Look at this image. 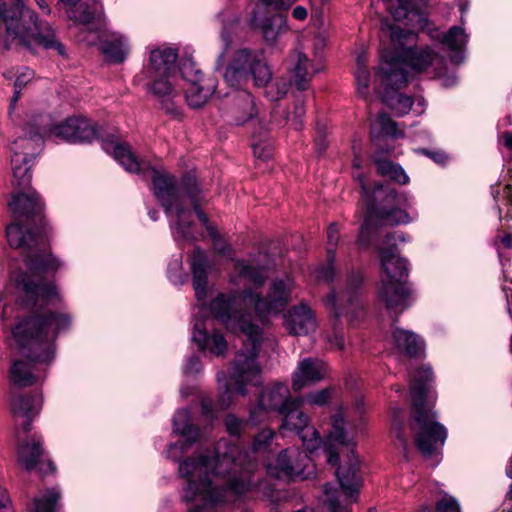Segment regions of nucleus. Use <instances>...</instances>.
<instances>
[{"mask_svg":"<svg viewBox=\"0 0 512 512\" xmlns=\"http://www.w3.org/2000/svg\"><path fill=\"white\" fill-rule=\"evenodd\" d=\"M361 283V274L359 272L353 273L348 279L345 294L341 296V298H338L335 292L330 293L325 298V306L336 318L342 315V301L344 298L348 306L347 317L351 324H354L355 321L364 317L365 311L356 293Z\"/></svg>","mask_w":512,"mask_h":512,"instance_id":"obj_17","label":"nucleus"},{"mask_svg":"<svg viewBox=\"0 0 512 512\" xmlns=\"http://www.w3.org/2000/svg\"><path fill=\"white\" fill-rule=\"evenodd\" d=\"M61 324V315L49 310L16 325L12 335L25 357L47 362L54 355L53 340Z\"/></svg>","mask_w":512,"mask_h":512,"instance_id":"obj_11","label":"nucleus"},{"mask_svg":"<svg viewBox=\"0 0 512 512\" xmlns=\"http://www.w3.org/2000/svg\"><path fill=\"white\" fill-rule=\"evenodd\" d=\"M355 445L354 430L346 429L343 413L341 411L337 412L332 416L331 430L328 433L327 445L325 446L327 461L331 465H336L339 461V454L334 450V446L349 448L352 459L347 467H338L336 470V477L343 493V499H340L339 491L335 487L329 484L324 486L326 496L324 504L329 512H350L351 505L358 499L361 477L357 473L358 461L354 455Z\"/></svg>","mask_w":512,"mask_h":512,"instance_id":"obj_6","label":"nucleus"},{"mask_svg":"<svg viewBox=\"0 0 512 512\" xmlns=\"http://www.w3.org/2000/svg\"><path fill=\"white\" fill-rule=\"evenodd\" d=\"M253 153L256 158L266 161L271 158L272 149L268 145L255 143L253 144Z\"/></svg>","mask_w":512,"mask_h":512,"instance_id":"obj_55","label":"nucleus"},{"mask_svg":"<svg viewBox=\"0 0 512 512\" xmlns=\"http://www.w3.org/2000/svg\"><path fill=\"white\" fill-rule=\"evenodd\" d=\"M43 454L41 436L35 434L19 442L18 460L25 469L36 468L40 464Z\"/></svg>","mask_w":512,"mask_h":512,"instance_id":"obj_33","label":"nucleus"},{"mask_svg":"<svg viewBox=\"0 0 512 512\" xmlns=\"http://www.w3.org/2000/svg\"><path fill=\"white\" fill-rule=\"evenodd\" d=\"M293 399L290 397V390L286 384L276 383L261 393L258 408L264 411H276L280 414Z\"/></svg>","mask_w":512,"mask_h":512,"instance_id":"obj_30","label":"nucleus"},{"mask_svg":"<svg viewBox=\"0 0 512 512\" xmlns=\"http://www.w3.org/2000/svg\"><path fill=\"white\" fill-rule=\"evenodd\" d=\"M274 436V433L270 429H264L260 431L254 438L253 441V452H258L268 446V444L271 442L272 438Z\"/></svg>","mask_w":512,"mask_h":512,"instance_id":"obj_50","label":"nucleus"},{"mask_svg":"<svg viewBox=\"0 0 512 512\" xmlns=\"http://www.w3.org/2000/svg\"><path fill=\"white\" fill-rule=\"evenodd\" d=\"M260 87H262V85ZM263 87H265L266 97L270 101H277L287 94L290 87V82L283 77H277L273 80H268L267 83L263 85Z\"/></svg>","mask_w":512,"mask_h":512,"instance_id":"obj_44","label":"nucleus"},{"mask_svg":"<svg viewBox=\"0 0 512 512\" xmlns=\"http://www.w3.org/2000/svg\"><path fill=\"white\" fill-rule=\"evenodd\" d=\"M355 81H356L357 92L361 96L367 97L369 83H370V73L367 70V68H356Z\"/></svg>","mask_w":512,"mask_h":512,"instance_id":"obj_48","label":"nucleus"},{"mask_svg":"<svg viewBox=\"0 0 512 512\" xmlns=\"http://www.w3.org/2000/svg\"><path fill=\"white\" fill-rule=\"evenodd\" d=\"M294 289V280L286 276L271 283L266 298L260 297L251 289H244L229 294L219 293L210 302L211 316L232 332H242L246 336V341L244 349L236 354L233 361L230 383L224 372L217 374V383L221 390L217 404L208 398H203L201 401L202 412L208 419H215L217 410H225L230 406L233 399L232 386H235L240 395H245L246 384L258 383L260 368L256 358L262 333L259 326L252 322L251 316L244 313V309L253 306L259 320L264 321L269 316L277 315L284 310Z\"/></svg>","mask_w":512,"mask_h":512,"instance_id":"obj_1","label":"nucleus"},{"mask_svg":"<svg viewBox=\"0 0 512 512\" xmlns=\"http://www.w3.org/2000/svg\"><path fill=\"white\" fill-rule=\"evenodd\" d=\"M360 167L361 160L355 157L353 177L361 187L365 209L358 241L366 246L370 243L372 233L378 226L408 224L412 221V217L403 210L411 206V197L406 193H397L393 189H384L382 185H376L370 193Z\"/></svg>","mask_w":512,"mask_h":512,"instance_id":"obj_7","label":"nucleus"},{"mask_svg":"<svg viewBox=\"0 0 512 512\" xmlns=\"http://www.w3.org/2000/svg\"><path fill=\"white\" fill-rule=\"evenodd\" d=\"M331 348L335 349H343L344 348V338L341 334L335 333L332 339H328Z\"/></svg>","mask_w":512,"mask_h":512,"instance_id":"obj_57","label":"nucleus"},{"mask_svg":"<svg viewBox=\"0 0 512 512\" xmlns=\"http://www.w3.org/2000/svg\"><path fill=\"white\" fill-rule=\"evenodd\" d=\"M221 41L223 44V49L217 58L216 69H220L224 65V57L231 47V39L228 34L226 26H224L221 31Z\"/></svg>","mask_w":512,"mask_h":512,"instance_id":"obj_52","label":"nucleus"},{"mask_svg":"<svg viewBox=\"0 0 512 512\" xmlns=\"http://www.w3.org/2000/svg\"><path fill=\"white\" fill-rule=\"evenodd\" d=\"M501 138L503 140V144L505 145V147L512 150V132L503 133Z\"/></svg>","mask_w":512,"mask_h":512,"instance_id":"obj_61","label":"nucleus"},{"mask_svg":"<svg viewBox=\"0 0 512 512\" xmlns=\"http://www.w3.org/2000/svg\"><path fill=\"white\" fill-rule=\"evenodd\" d=\"M293 17L297 20H300V21H303L307 18V9L303 6H296L294 9H293Z\"/></svg>","mask_w":512,"mask_h":512,"instance_id":"obj_58","label":"nucleus"},{"mask_svg":"<svg viewBox=\"0 0 512 512\" xmlns=\"http://www.w3.org/2000/svg\"><path fill=\"white\" fill-rule=\"evenodd\" d=\"M177 51L171 47H158L150 51L148 63L144 66L142 74L135 77L140 82L142 76L147 80L146 87L159 99L173 98L176 89V60Z\"/></svg>","mask_w":512,"mask_h":512,"instance_id":"obj_13","label":"nucleus"},{"mask_svg":"<svg viewBox=\"0 0 512 512\" xmlns=\"http://www.w3.org/2000/svg\"><path fill=\"white\" fill-rule=\"evenodd\" d=\"M432 379L431 368L423 366L411 375L410 380V393L415 410L410 428L417 449L425 457H431L442 448L447 438L446 428L436 421L435 412L426 405Z\"/></svg>","mask_w":512,"mask_h":512,"instance_id":"obj_8","label":"nucleus"},{"mask_svg":"<svg viewBox=\"0 0 512 512\" xmlns=\"http://www.w3.org/2000/svg\"><path fill=\"white\" fill-rule=\"evenodd\" d=\"M61 499L59 492L49 490L33 501L30 512H56Z\"/></svg>","mask_w":512,"mask_h":512,"instance_id":"obj_42","label":"nucleus"},{"mask_svg":"<svg viewBox=\"0 0 512 512\" xmlns=\"http://www.w3.org/2000/svg\"><path fill=\"white\" fill-rule=\"evenodd\" d=\"M216 90V80L207 78L202 81L188 84L185 88V97L192 108H200L208 101Z\"/></svg>","mask_w":512,"mask_h":512,"instance_id":"obj_38","label":"nucleus"},{"mask_svg":"<svg viewBox=\"0 0 512 512\" xmlns=\"http://www.w3.org/2000/svg\"><path fill=\"white\" fill-rule=\"evenodd\" d=\"M192 341L201 351L209 352L215 357H224L228 342L224 335L212 327L210 319H196L193 325Z\"/></svg>","mask_w":512,"mask_h":512,"instance_id":"obj_19","label":"nucleus"},{"mask_svg":"<svg viewBox=\"0 0 512 512\" xmlns=\"http://www.w3.org/2000/svg\"><path fill=\"white\" fill-rule=\"evenodd\" d=\"M376 124L379 126L380 133L394 138L403 137L404 133L397 127V123L393 121L386 113H380Z\"/></svg>","mask_w":512,"mask_h":512,"instance_id":"obj_46","label":"nucleus"},{"mask_svg":"<svg viewBox=\"0 0 512 512\" xmlns=\"http://www.w3.org/2000/svg\"><path fill=\"white\" fill-rule=\"evenodd\" d=\"M329 376L326 362L318 358H304L297 364L292 374V389L300 392L306 387L317 384Z\"/></svg>","mask_w":512,"mask_h":512,"instance_id":"obj_21","label":"nucleus"},{"mask_svg":"<svg viewBox=\"0 0 512 512\" xmlns=\"http://www.w3.org/2000/svg\"><path fill=\"white\" fill-rule=\"evenodd\" d=\"M430 37L433 39H439V41L449 50L456 52L451 56V61L459 64L463 60V56L460 52L465 48L468 35L465 33L464 28L460 26L451 27L447 33L441 37L438 34L430 33Z\"/></svg>","mask_w":512,"mask_h":512,"instance_id":"obj_36","label":"nucleus"},{"mask_svg":"<svg viewBox=\"0 0 512 512\" xmlns=\"http://www.w3.org/2000/svg\"><path fill=\"white\" fill-rule=\"evenodd\" d=\"M387 8L394 18V20L400 22L406 20L407 26H413L414 21L418 22L421 28L425 27L427 22L413 6L411 0H385Z\"/></svg>","mask_w":512,"mask_h":512,"instance_id":"obj_35","label":"nucleus"},{"mask_svg":"<svg viewBox=\"0 0 512 512\" xmlns=\"http://www.w3.org/2000/svg\"><path fill=\"white\" fill-rule=\"evenodd\" d=\"M17 289L24 294L26 304L52 302L57 297L53 283L39 280L37 283L29 275L23 274L16 280Z\"/></svg>","mask_w":512,"mask_h":512,"instance_id":"obj_24","label":"nucleus"},{"mask_svg":"<svg viewBox=\"0 0 512 512\" xmlns=\"http://www.w3.org/2000/svg\"><path fill=\"white\" fill-rule=\"evenodd\" d=\"M284 325L293 335H307L315 331L316 319L307 305L300 304L285 315Z\"/></svg>","mask_w":512,"mask_h":512,"instance_id":"obj_25","label":"nucleus"},{"mask_svg":"<svg viewBox=\"0 0 512 512\" xmlns=\"http://www.w3.org/2000/svg\"><path fill=\"white\" fill-rule=\"evenodd\" d=\"M327 264L319 266L315 269L314 274L317 281L330 283L334 279V247L337 245L339 240V229L335 223L329 225L327 229Z\"/></svg>","mask_w":512,"mask_h":512,"instance_id":"obj_37","label":"nucleus"},{"mask_svg":"<svg viewBox=\"0 0 512 512\" xmlns=\"http://www.w3.org/2000/svg\"><path fill=\"white\" fill-rule=\"evenodd\" d=\"M249 25L252 29L259 30L269 45L276 44L290 29L286 15L278 13L267 17V9L263 5H255Z\"/></svg>","mask_w":512,"mask_h":512,"instance_id":"obj_18","label":"nucleus"},{"mask_svg":"<svg viewBox=\"0 0 512 512\" xmlns=\"http://www.w3.org/2000/svg\"><path fill=\"white\" fill-rule=\"evenodd\" d=\"M16 4V9L8 12L5 2L0 0V18L6 26L4 47L22 45L31 48L36 44L46 49L55 48L59 54H62V46L56 41L53 30L47 25L39 24L35 13L24 5H20V0H16Z\"/></svg>","mask_w":512,"mask_h":512,"instance_id":"obj_10","label":"nucleus"},{"mask_svg":"<svg viewBox=\"0 0 512 512\" xmlns=\"http://www.w3.org/2000/svg\"><path fill=\"white\" fill-rule=\"evenodd\" d=\"M389 341L400 352L409 357H417L424 350L423 340L414 332L394 326Z\"/></svg>","mask_w":512,"mask_h":512,"instance_id":"obj_32","label":"nucleus"},{"mask_svg":"<svg viewBox=\"0 0 512 512\" xmlns=\"http://www.w3.org/2000/svg\"><path fill=\"white\" fill-rule=\"evenodd\" d=\"M366 63H367V57H366L365 52L362 51L361 53L358 54V56L356 58V68H367Z\"/></svg>","mask_w":512,"mask_h":512,"instance_id":"obj_60","label":"nucleus"},{"mask_svg":"<svg viewBox=\"0 0 512 512\" xmlns=\"http://www.w3.org/2000/svg\"><path fill=\"white\" fill-rule=\"evenodd\" d=\"M504 197L506 198L508 203H512V186L506 185L503 191Z\"/></svg>","mask_w":512,"mask_h":512,"instance_id":"obj_63","label":"nucleus"},{"mask_svg":"<svg viewBox=\"0 0 512 512\" xmlns=\"http://www.w3.org/2000/svg\"><path fill=\"white\" fill-rule=\"evenodd\" d=\"M437 512H461L459 502L452 496L445 495L436 504Z\"/></svg>","mask_w":512,"mask_h":512,"instance_id":"obj_49","label":"nucleus"},{"mask_svg":"<svg viewBox=\"0 0 512 512\" xmlns=\"http://www.w3.org/2000/svg\"><path fill=\"white\" fill-rule=\"evenodd\" d=\"M6 238L10 247L22 251L26 266L33 276L58 268L59 263L50 252L49 236L44 229H25L14 222L6 227Z\"/></svg>","mask_w":512,"mask_h":512,"instance_id":"obj_12","label":"nucleus"},{"mask_svg":"<svg viewBox=\"0 0 512 512\" xmlns=\"http://www.w3.org/2000/svg\"><path fill=\"white\" fill-rule=\"evenodd\" d=\"M378 298L396 317L411 305L410 292L403 282L381 281Z\"/></svg>","mask_w":512,"mask_h":512,"instance_id":"obj_22","label":"nucleus"},{"mask_svg":"<svg viewBox=\"0 0 512 512\" xmlns=\"http://www.w3.org/2000/svg\"><path fill=\"white\" fill-rule=\"evenodd\" d=\"M308 456L297 448L282 450L273 461L266 465L269 475L279 479L304 480L311 474L306 472Z\"/></svg>","mask_w":512,"mask_h":512,"instance_id":"obj_15","label":"nucleus"},{"mask_svg":"<svg viewBox=\"0 0 512 512\" xmlns=\"http://www.w3.org/2000/svg\"><path fill=\"white\" fill-rule=\"evenodd\" d=\"M376 167L379 174L388 176L400 184H406L409 180L402 167L389 160H377Z\"/></svg>","mask_w":512,"mask_h":512,"instance_id":"obj_43","label":"nucleus"},{"mask_svg":"<svg viewBox=\"0 0 512 512\" xmlns=\"http://www.w3.org/2000/svg\"><path fill=\"white\" fill-rule=\"evenodd\" d=\"M237 115L235 121L237 124H244L256 114L255 103L250 92L246 90L238 91L234 96Z\"/></svg>","mask_w":512,"mask_h":512,"instance_id":"obj_40","label":"nucleus"},{"mask_svg":"<svg viewBox=\"0 0 512 512\" xmlns=\"http://www.w3.org/2000/svg\"><path fill=\"white\" fill-rule=\"evenodd\" d=\"M64 135L63 119L61 114L56 117L51 114L33 116L25 127V136L19 137L11 146L12 172L14 184L19 190L32 189L31 167L36 153L39 151L43 137H59Z\"/></svg>","mask_w":512,"mask_h":512,"instance_id":"obj_9","label":"nucleus"},{"mask_svg":"<svg viewBox=\"0 0 512 512\" xmlns=\"http://www.w3.org/2000/svg\"><path fill=\"white\" fill-rule=\"evenodd\" d=\"M182 267V257L178 256L169 264V278L173 282H181V274L179 273L180 269Z\"/></svg>","mask_w":512,"mask_h":512,"instance_id":"obj_54","label":"nucleus"},{"mask_svg":"<svg viewBox=\"0 0 512 512\" xmlns=\"http://www.w3.org/2000/svg\"><path fill=\"white\" fill-rule=\"evenodd\" d=\"M507 512H512V483L506 496Z\"/></svg>","mask_w":512,"mask_h":512,"instance_id":"obj_64","label":"nucleus"},{"mask_svg":"<svg viewBox=\"0 0 512 512\" xmlns=\"http://www.w3.org/2000/svg\"><path fill=\"white\" fill-rule=\"evenodd\" d=\"M66 17L81 26L78 41L88 46L101 43V52L112 63H123L130 53L127 36L109 32L100 0H66Z\"/></svg>","mask_w":512,"mask_h":512,"instance_id":"obj_5","label":"nucleus"},{"mask_svg":"<svg viewBox=\"0 0 512 512\" xmlns=\"http://www.w3.org/2000/svg\"><path fill=\"white\" fill-rule=\"evenodd\" d=\"M381 31L390 37V47L381 51L379 68L382 81L403 87L408 82L407 68L422 72L435 63L443 62V58L431 48H415L417 35L412 29L405 30L382 21Z\"/></svg>","mask_w":512,"mask_h":512,"instance_id":"obj_4","label":"nucleus"},{"mask_svg":"<svg viewBox=\"0 0 512 512\" xmlns=\"http://www.w3.org/2000/svg\"><path fill=\"white\" fill-rule=\"evenodd\" d=\"M332 396V390L325 388L322 390L308 393L305 397H302V403L307 402L310 405L323 406L327 404Z\"/></svg>","mask_w":512,"mask_h":512,"instance_id":"obj_47","label":"nucleus"},{"mask_svg":"<svg viewBox=\"0 0 512 512\" xmlns=\"http://www.w3.org/2000/svg\"><path fill=\"white\" fill-rule=\"evenodd\" d=\"M244 421L236 417L235 415H228L225 418V426L226 430L229 433L230 436L238 437L244 427Z\"/></svg>","mask_w":512,"mask_h":512,"instance_id":"obj_51","label":"nucleus"},{"mask_svg":"<svg viewBox=\"0 0 512 512\" xmlns=\"http://www.w3.org/2000/svg\"><path fill=\"white\" fill-rule=\"evenodd\" d=\"M429 157H431L437 163H443L446 159V156L441 152H428L424 151Z\"/></svg>","mask_w":512,"mask_h":512,"instance_id":"obj_59","label":"nucleus"},{"mask_svg":"<svg viewBox=\"0 0 512 512\" xmlns=\"http://www.w3.org/2000/svg\"><path fill=\"white\" fill-rule=\"evenodd\" d=\"M11 376L14 383L20 387L33 385L38 376L35 374L34 368L30 362L15 361L11 368Z\"/></svg>","mask_w":512,"mask_h":512,"instance_id":"obj_41","label":"nucleus"},{"mask_svg":"<svg viewBox=\"0 0 512 512\" xmlns=\"http://www.w3.org/2000/svg\"><path fill=\"white\" fill-rule=\"evenodd\" d=\"M301 405L302 399L294 398L290 401V404L285 408V410L280 413V415L283 416L281 429L297 431L300 434V438L302 439L303 445L306 449L313 452L320 446L321 438L315 429L311 430V435L313 436L311 439H307L303 434L304 429L308 427L309 418L300 409Z\"/></svg>","mask_w":512,"mask_h":512,"instance_id":"obj_20","label":"nucleus"},{"mask_svg":"<svg viewBox=\"0 0 512 512\" xmlns=\"http://www.w3.org/2000/svg\"><path fill=\"white\" fill-rule=\"evenodd\" d=\"M8 206L13 214L19 217H29L41 211L42 201L34 189H25L14 193Z\"/></svg>","mask_w":512,"mask_h":512,"instance_id":"obj_31","label":"nucleus"},{"mask_svg":"<svg viewBox=\"0 0 512 512\" xmlns=\"http://www.w3.org/2000/svg\"><path fill=\"white\" fill-rule=\"evenodd\" d=\"M190 265L193 275V288L196 298L200 301L207 295L208 268L210 266L206 253L196 247L190 256Z\"/></svg>","mask_w":512,"mask_h":512,"instance_id":"obj_28","label":"nucleus"},{"mask_svg":"<svg viewBox=\"0 0 512 512\" xmlns=\"http://www.w3.org/2000/svg\"><path fill=\"white\" fill-rule=\"evenodd\" d=\"M234 268L237 271L236 275L230 276V283L238 285V279L244 278L250 284L261 287L267 279V271L263 266L254 264L251 260H234Z\"/></svg>","mask_w":512,"mask_h":512,"instance_id":"obj_34","label":"nucleus"},{"mask_svg":"<svg viewBox=\"0 0 512 512\" xmlns=\"http://www.w3.org/2000/svg\"><path fill=\"white\" fill-rule=\"evenodd\" d=\"M382 74L378 67L374 81V90L382 98L397 116L406 115L412 108L413 100L411 97L397 93L400 87H395L391 83L382 81Z\"/></svg>","mask_w":512,"mask_h":512,"instance_id":"obj_23","label":"nucleus"},{"mask_svg":"<svg viewBox=\"0 0 512 512\" xmlns=\"http://www.w3.org/2000/svg\"><path fill=\"white\" fill-rule=\"evenodd\" d=\"M289 69L293 73L294 84L298 90L304 91L308 88L311 75L308 71L310 61L301 50H294L288 59Z\"/></svg>","mask_w":512,"mask_h":512,"instance_id":"obj_39","label":"nucleus"},{"mask_svg":"<svg viewBox=\"0 0 512 512\" xmlns=\"http://www.w3.org/2000/svg\"><path fill=\"white\" fill-rule=\"evenodd\" d=\"M296 0H261L265 6H272L275 10H287Z\"/></svg>","mask_w":512,"mask_h":512,"instance_id":"obj_56","label":"nucleus"},{"mask_svg":"<svg viewBox=\"0 0 512 512\" xmlns=\"http://www.w3.org/2000/svg\"><path fill=\"white\" fill-rule=\"evenodd\" d=\"M102 147L107 153H112L126 171L151 177L154 195L165 211L172 235L177 242L194 239L193 225L196 215L212 238L216 252L234 260L232 247L218 234L216 227L202 210L208 201L194 177L187 176L177 182L174 176L153 168L148 162H140L125 145L103 141Z\"/></svg>","mask_w":512,"mask_h":512,"instance_id":"obj_2","label":"nucleus"},{"mask_svg":"<svg viewBox=\"0 0 512 512\" xmlns=\"http://www.w3.org/2000/svg\"><path fill=\"white\" fill-rule=\"evenodd\" d=\"M179 71L181 78L187 85L206 79L203 78L200 69L197 68L195 62L191 59L183 60L180 64Z\"/></svg>","mask_w":512,"mask_h":512,"instance_id":"obj_45","label":"nucleus"},{"mask_svg":"<svg viewBox=\"0 0 512 512\" xmlns=\"http://www.w3.org/2000/svg\"><path fill=\"white\" fill-rule=\"evenodd\" d=\"M173 431L185 437V441L171 444L169 446V453L175 448H179L182 451L186 450L200 438L199 430L190 424V412L187 409L176 411L173 417Z\"/></svg>","mask_w":512,"mask_h":512,"instance_id":"obj_29","label":"nucleus"},{"mask_svg":"<svg viewBox=\"0 0 512 512\" xmlns=\"http://www.w3.org/2000/svg\"><path fill=\"white\" fill-rule=\"evenodd\" d=\"M501 243L503 244V246L505 248H512V236L510 234H505L502 238H501Z\"/></svg>","mask_w":512,"mask_h":512,"instance_id":"obj_62","label":"nucleus"},{"mask_svg":"<svg viewBox=\"0 0 512 512\" xmlns=\"http://www.w3.org/2000/svg\"><path fill=\"white\" fill-rule=\"evenodd\" d=\"M98 136L94 123L82 115L66 119V142L89 143Z\"/></svg>","mask_w":512,"mask_h":512,"instance_id":"obj_27","label":"nucleus"},{"mask_svg":"<svg viewBox=\"0 0 512 512\" xmlns=\"http://www.w3.org/2000/svg\"><path fill=\"white\" fill-rule=\"evenodd\" d=\"M201 370H202L201 360L199 359V357L193 355L188 359L187 363L185 364V366L183 368V373L185 375H194V374L201 372Z\"/></svg>","mask_w":512,"mask_h":512,"instance_id":"obj_53","label":"nucleus"},{"mask_svg":"<svg viewBox=\"0 0 512 512\" xmlns=\"http://www.w3.org/2000/svg\"><path fill=\"white\" fill-rule=\"evenodd\" d=\"M271 75L263 54L248 48L235 51L223 74L227 84L232 87L249 79H253L256 86H261L270 80Z\"/></svg>","mask_w":512,"mask_h":512,"instance_id":"obj_14","label":"nucleus"},{"mask_svg":"<svg viewBox=\"0 0 512 512\" xmlns=\"http://www.w3.org/2000/svg\"><path fill=\"white\" fill-rule=\"evenodd\" d=\"M42 396L39 393L20 395L12 402V411L16 418L22 420L23 430L30 429V422L42 409Z\"/></svg>","mask_w":512,"mask_h":512,"instance_id":"obj_26","label":"nucleus"},{"mask_svg":"<svg viewBox=\"0 0 512 512\" xmlns=\"http://www.w3.org/2000/svg\"><path fill=\"white\" fill-rule=\"evenodd\" d=\"M396 241L405 242L404 234L401 232L387 234L383 243L378 247L380 263L384 272L381 281L402 282L408 275L407 262L398 255L395 247Z\"/></svg>","mask_w":512,"mask_h":512,"instance_id":"obj_16","label":"nucleus"},{"mask_svg":"<svg viewBox=\"0 0 512 512\" xmlns=\"http://www.w3.org/2000/svg\"><path fill=\"white\" fill-rule=\"evenodd\" d=\"M255 468V459L227 439L218 441L211 458L199 455L186 459L179 465V473L187 481L183 501L196 503L189 512H213L216 504L246 494L256 485Z\"/></svg>","mask_w":512,"mask_h":512,"instance_id":"obj_3","label":"nucleus"}]
</instances>
